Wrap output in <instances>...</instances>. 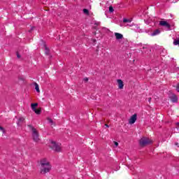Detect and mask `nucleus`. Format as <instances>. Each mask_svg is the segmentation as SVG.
<instances>
[{
	"label": "nucleus",
	"mask_w": 179,
	"mask_h": 179,
	"mask_svg": "<svg viewBox=\"0 0 179 179\" xmlns=\"http://www.w3.org/2000/svg\"><path fill=\"white\" fill-rule=\"evenodd\" d=\"M50 147L52 150H55V152H62V147H61V143H56L54 141H50Z\"/></svg>",
	"instance_id": "f257e3e1"
},
{
	"label": "nucleus",
	"mask_w": 179,
	"mask_h": 179,
	"mask_svg": "<svg viewBox=\"0 0 179 179\" xmlns=\"http://www.w3.org/2000/svg\"><path fill=\"white\" fill-rule=\"evenodd\" d=\"M28 127L29 129L32 131V138L34 142H38V141H40V138H38V131L30 124H29Z\"/></svg>",
	"instance_id": "f03ea898"
},
{
	"label": "nucleus",
	"mask_w": 179,
	"mask_h": 179,
	"mask_svg": "<svg viewBox=\"0 0 179 179\" xmlns=\"http://www.w3.org/2000/svg\"><path fill=\"white\" fill-rule=\"evenodd\" d=\"M140 146H146V145H150L152 140L146 137H143L139 141Z\"/></svg>",
	"instance_id": "7ed1b4c3"
},
{
	"label": "nucleus",
	"mask_w": 179,
	"mask_h": 179,
	"mask_svg": "<svg viewBox=\"0 0 179 179\" xmlns=\"http://www.w3.org/2000/svg\"><path fill=\"white\" fill-rule=\"evenodd\" d=\"M41 171L42 174H45L47 173H50V171L51 170V165L50 164H48L47 165H45L44 166H41Z\"/></svg>",
	"instance_id": "20e7f679"
},
{
	"label": "nucleus",
	"mask_w": 179,
	"mask_h": 179,
	"mask_svg": "<svg viewBox=\"0 0 179 179\" xmlns=\"http://www.w3.org/2000/svg\"><path fill=\"white\" fill-rule=\"evenodd\" d=\"M135 122H136V114L133 115L129 120V124L131 125H132V124H135Z\"/></svg>",
	"instance_id": "39448f33"
},
{
	"label": "nucleus",
	"mask_w": 179,
	"mask_h": 179,
	"mask_svg": "<svg viewBox=\"0 0 179 179\" xmlns=\"http://www.w3.org/2000/svg\"><path fill=\"white\" fill-rule=\"evenodd\" d=\"M160 26H163L164 27H166L167 29H170L171 26L166 21H160L159 22Z\"/></svg>",
	"instance_id": "423d86ee"
},
{
	"label": "nucleus",
	"mask_w": 179,
	"mask_h": 179,
	"mask_svg": "<svg viewBox=\"0 0 179 179\" xmlns=\"http://www.w3.org/2000/svg\"><path fill=\"white\" fill-rule=\"evenodd\" d=\"M47 164H50V162L46 159H43L41 160V167L47 166Z\"/></svg>",
	"instance_id": "0eeeda50"
},
{
	"label": "nucleus",
	"mask_w": 179,
	"mask_h": 179,
	"mask_svg": "<svg viewBox=\"0 0 179 179\" xmlns=\"http://www.w3.org/2000/svg\"><path fill=\"white\" fill-rule=\"evenodd\" d=\"M117 82L119 89H124V82L122 81V80H117Z\"/></svg>",
	"instance_id": "6e6552de"
},
{
	"label": "nucleus",
	"mask_w": 179,
	"mask_h": 179,
	"mask_svg": "<svg viewBox=\"0 0 179 179\" xmlns=\"http://www.w3.org/2000/svg\"><path fill=\"white\" fill-rule=\"evenodd\" d=\"M171 100L172 103H177V101H178V98L176 95H172L171 97Z\"/></svg>",
	"instance_id": "1a4fd4ad"
},
{
	"label": "nucleus",
	"mask_w": 179,
	"mask_h": 179,
	"mask_svg": "<svg viewBox=\"0 0 179 179\" xmlns=\"http://www.w3.org/2000/svg\"><path fill=\"white\" fill-rule=\"evenodd\" d=\"M115 36L117 40H121L124 36L120 33H115Z\"/></svg>",
	"instance_id": "9d476101"
},
{
	"label": "nucleus",
	"mask_w": 179,
	"mask_h": 179,
	"mask_svg": "<svg viewBox=\"0 0 179 179\" xmlns=\"http://www.w3.org/2000/svg\"><path fill=\"white\" fill-rule=\"evenodd\" d=\"M158 34H160V30L156 29L151 34V36H157Z\"/></svg>",
	"instance_id": "9b49d317"
},
{
	"label": "nucleus",
	"mask_w": 179,
	"mask_h": 179,
	"mask_svg": "<svg viewBox=\"0 0 179 179\" xmlns=\"http://www.w3.org/2000/svg\"><path fill=\"white\" fill-rule=\"evenodd\" d=\"M23 121H24V117H20L17 120V125L18 127H20V122H23Z\"/></svg>",
	"instance_id": "f8f14e48"
},
{
	"label": "nucleus",
	"mask_w": 179,
	"mask_h": 179,
	"mask_svg": "<svg viewBox=\"0 0 179 179\" xmlns=\"http://www.w3.org/2000/svg\"><path fill=\"white\" fill-rule=\"evenodd\" d=\"M37 106H38V103H31V108L33 110V111H34L36 109V107H37Z\"/></svg>",
	"instance_id": "ddd939ff"
},
{
	"label": "nucleus",
	"mask_w": 179,
	"mask_h": 179,
	"mask_svg": "<svg viewBox=\"0 0 179 179\" xmlns=\"http://www.w3.org/2000/svg\"><path fill=\"white\" fill-rule=\"evenodd\" d=\"M167 55V50H166V49H163L162 51L161 52V55H162V57H165V55Z\"/></svg>",
	"instance_id": "4468645a"
},
{
	"label": "nucleus",
	"mask_w": 179,
	"mask_h": 179,
	"mask_svg": "<svg viewBox=\"0 0 179 179\" xmlns=\"http://www.w3.org/2000/svg\"><path fill=\"white\" fill-rule=\"evenodd\" d=\"M35 90H36L37 93H40V87L37 83L35 84Z\"/></svg>",
	"instance_id": "2eb2a0df"
},
{
	"label": "nucleus",
	"mask_w": 179,
	"mask_h": 179,
	"mask_svg": "<svg viewBox=\"0 0 179 179\" xmlns=\"http://www.w3.org/2000/svg\"><path fill=\"white\" fill-rule=\"evenodd\" d=\"M123 22H124V23H131V22H132V20H131L129 19L124 18Z\"/></svg>",
	"instance_id": "dca6fc26"
},
{
	"label": "nucleus",
	"mask_w": 179,
	"mask_h": 179,
	"mask_svg": "<svg viewBox=\"0 0 179 179\" xmlns=\"http://www.w3.org/2000/svg\"><path fill=\"white\" fill-rule=\"evenodd\" d=\"M45 54H46V55H48V54H50V50L48 49V48H47V46H45Z\"/></svg>",
	"instance_id": "f3484780"
},
{
	"label": "nucleus",
	"mask_w": 179,
	"mask_h": 179,
	"mask_svg": "<svg viewBox=\"0 0 179 179\" xmlns=\"http://www.w3.org/2000/svg\"><path fill=\"white\" fill-rule=\"evenodd\" d=\"M83 13H85V15H89V10L85 8L83 9Z\"/></svg>",
	"instance_id": "a211bd4d"
},
{
	"label": "nucleus",
	"mask_w": 179,
	"mask_h": 179,
	"mask_svg": "<svg viewBox=\"0 0 179 179\" xmlns=\"http://www.w3.org/2000/svg\"><path fill=\"white\" fill-rule=\"evenodd\" d=\"M34 111V113H35L36 114H38V115L41 113V110H37V109H35Z\"/></svg>",
	"instance_id": "6ab92c4d"
},
{
	"label": "nucleus",
	"mask_w": 179,
	"mask_h": 179,
	"mask_svg": "<svg viewBox=\"0 0 179 179\" xmlns=\"http://www.w3.org/2000/svg\"><path fill=\"white\" fill-rule=\"evenodd\" d=\"M109 12H110V13H113V12H114V8H113V6L109 7Z\"/></svg>",
	"instance_id": "aec40b11"
},
{
	"label": "nucleus",
	"mask_w": 179,
	"mask_h": 179,
	"mask_svg": "<svg viewBox=\"0 0 179 179\" xmlns=\"http://www.w3.org/2000/svg\"><path fill=\"white\" fill-rule=\"evenodd\" d=\"M48 122H49L50 124H51V125H52L53 122H52V120H51V118H48Z\"/></svg>",
	"instance_id": "412c9836"
},
{
	"label": "nucleus",
	"mask_w": 179,
	"mask_h": 179,
	"mask_svg": "<svg viewBox=\"0 0 179 179\" xmlns=\"http://www.w3.org/2000/svg\"><path fill=\"white\" fill-rule=\"evenodd\" d=\"M0 129L2 131L3 134H5V129L0 126Z\"/></svg>",
	"instance_id": "4be33fe9"
},
{
	"label": "nucleus",
	"mask_w": 179,
	"mask_h": 179,
	"mask_svg": "<svg viewBox=\"0 0 179 179\" xmlns=\"http://www.w3.org/2000/svg\"><path fill=\"white\" fill-rule=\"evenodd\" d=\"M115 148L118 146V143L117 141H114Z\"/></svg>",
	"instance_id": "5701e85b"
},
{
	"label": "nucleus",
	"mask_w": 179,
	"mask_h": 179,
	"mask_svg": "<svg viewBox=\"0 0 179 179\" xmlns=\"http://www.w3.org/2000/svg\"><path fill=\"white\" fill-rule=\"evenodd\" d=\"M176 90L177 92H179V83L176 85Z\"/></svg>",
	"instance_id": "b1692460"
},
{
	"label": "nucleus",
	"mask_w": 179,
	"mask_h": 179,
	"mask_svg": "<svg viewBox=\"0 0 179 179\" xmlns=\"http://www.w3.org/2000/svg\"><path fill=\"white\" fill-rule=\"evenodd\" d=\"M88 80H89V78H84V81H85V82H88Z\"/></svg>",
	"instance_id": "393cba45"
},
{
	"label": "nucleus",
	"mask_w": 179,
	"mask_h": 179,
	"mask_svg": "<svg viewBox=\"0 0 179 179\" xmlns=\"http://www.w3.org/2000/svg\"><path fill=\"white\" fill-rule=\"evenodd\" d=\"M136 27H138V26H137V25H134V26H133V29H134V30H135V29H136Z\"/></svg>",
	"instance_id": "a878e982"
},
{
	"label": "nucleus",
	"mask_w": 179,
	"mask_h": 179,
	"mask_svg": "<svg viewBox=\"0 0 179 179\" xmlns=\"http://www.w3.org/2000/svg\"><path fill=\"white\" fill-rule=\"evenodd\" d=\"M17 57L18 58H20V55H19V53H17Z\"/></svg>",
	"instance_id": "bb28decb"
},
{
	"label": "nucleus",
	"mask_w": 179,
	"mask_h": 179,
	"mask_svg": "<svg viewBox=\"0 0 179 179\" xmlns=\"http://www.w3.org/2000/svg\"><path fill=\"white\" fill-rule=\"evenodd\" d=\"M95 24H97V25H99V24H100V22H95Z\"/></svg>",
	"instance_id": "cd10ccee"
},
{
	"label": "nucleus",
	"mask_w": 179,
	"mask_h": 179,
	"mask_svg": "<svg viewBox=\"0 0 179 179\" xmlns=\"http://www.w3.org/2000/svg\"><path fill=\"white\" fill-rule=\"evenodd\" d=\"M105 127H106V128H109L108 124H105Z\"/></svg>",
	"instance_id": "c85d7f7f"
},
{
	"label": "nucleus",
	"mask_w": 179,
	"mask_h": 179,
	"mask_svg": "<svg viewBox=\"0 0 179 179\" xmlns=\"http://www.w3.org/2000/svg\"><path fill=\"white\" fill-rule=\"evenodd\" d=\"M150 100H152V98L148 99V101L150 102Z\"/></svg>",
	"instance_id": "c756f323"
},
{
	"label": "nucleus",
	"mask_w": 179,
	"mask_h": 179,
	"mask_svg": "<svg viewBox=\"0 0 179 179\" xmlns=\"http://www.w3.org/2000/svg\"><path fill=\"white\" fill-rule=\"evenodd\" d=\"M92 41H94V43H96V39H93Z\"/></svg>",
	"instance_id": "7c9ffc66"
},
{
	"label": "nucleus",
	"mask_w": 179,
	"mask_h": 179,
	"mask_svg": "<svg viewBox=\"0 0 179 179\" xmlns=\"http://www.w3.org/2000/svg\"><path fill=\"white\" fill-rule=\"evenodd\" d=\"M138 45H142V43H139Z\"/></svg>",
	"instance_id": "2f4dec72"
}]
</instances>
